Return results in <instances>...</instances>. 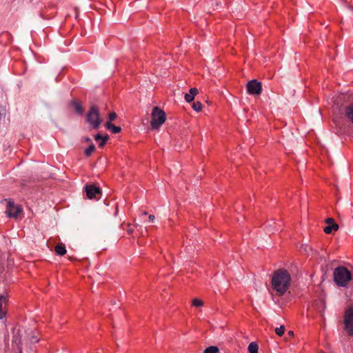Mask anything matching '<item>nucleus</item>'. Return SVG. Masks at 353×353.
Returning a JSON list of instances; mask_svg holds the SVG:
<instances>
[{
    "mask_svg": "<svg viewBox=\"0 0 353 353\" xmlns=\"http://www.w3.org/2000/svg\"><path fill=\"white\" fill-rule=\"evenodd\" d=\"M334 281L339 287H346L352 280V273L344 266H339L334 270Z\"/></svg>",
    "mask_w": 353,
    "mask_h": 353,
    "instance_id": "obj_2",
    "label": "nucleus"
},
{
    "mask_svg": "<svg viewBox=\"0 0 353 353\" xmlns=\"http://www.w3.org/2000/svg\"><path fill=\"white\" fill-rule=\"evenodd\" d=\"M288 335L290 336V337H292L294 336V332L292 331H289L288 332Z\"/></svg>",
    "mask_w": 353,
    "mask_h": 353,
    "instance_id": "obj_28",
    "label": "nucleus"
},
{
    "mask_svg": "<svg viewBox=\"0 0 353 353\" xmlns=\"http://www.w3.org/2000/svg\"><path fill=\"white\" fill-rule=\"evenodd\" d=\"M149 221L153 222L155 219V216L152 214H150L148 216Z\"/></svg>",
    "mask_w": 353,
    "mask_h": 353,
    "instance_id": "obj_26",
    "label": "nucleus"
},
{
    "mask_svg": "<svg viewBox=\"0 0 353 353\" xmlns=\"http://www.w3.org/2000/svg\"><path fill=\"white\" fill-rule=\"evenodd\" d=\"M199 93V91L197 90V88H192L189 91V93H186L185 94V100L188 102V103H190L192 102L194 99V97Z\"/></svg>",
    "mask_w": 353,
    "mask_h": 353,
    "instance_id": "obj_9",
    "label": "nucleus"
},
{
    "mask_svg": "<svg viewBox=\"0 0 353 353\" xmlns=\"http://www.w3.org/2000/svg\"><path fill=\"white\" fill-rule=\"evenodd\" d=\"M166 114L165 112L159 107H154L152 112V119L150 125L152 129H159L165 123Z\"/></svg>",
    "mask_w": 353,
    "mask_h": 353,
    "instance_id": "obj_4",
    "label": "nucleus"
},
{
    "mask_svg": "<svg viewBox=\"0 0 353 353\" xmlns=\"http://www.w3.org/2000/svg\"><path fill=\"white\" fill-rule=\"evenodd\" d=\"M105 125V128L110 130L113 134H117L121 131V127L116 126L110 122H107Z\"/></svg>",
    "mask_w": 353,
    "mask_h": 353,
    "instance_id": "obj_14",
    "label": "nucleus"
},
{
    "mask_svg": "<svg viewBox=\"0 0 353 353\" xmlns=\"http://www.w3.org/2000/svg\"><path fill=\"white\" fill-rule=\"evenodd\" d=\"M117 115L116 112H112L108 114V122H112L113 120H114L117 118Z\"/></svg>",
    "mask_w": 353,
    "mask_h": 353,
    "instance_id": "obj_23",
    "label": "nucleus"
},
{
    "mask_svg": "<svg viewBox=\"0 0 353 353\" xmlns=\"http://www.w3.org/2000/svg\"><path fill=\"white\" fill-rule=\"evenodd\" d=\"M339 229L338 224L333 223L332 225H328L324 228V232L326 234H331L333 230L336 231Z\"/></svg>",
    "mask_w": 353,
    "mask_h": 353,
    "instance_id": "obj_15",
    "label": "nucleus"
},
{
    "mask_svg": "<svg viewBox=\"0 0 353 353\" xmlns=\"http://www.w3.org/2000/svg\"><path fill=\"white\" fill-rule=\"evenodd\" d=\"M259 346L255 342H252L248 345V351L250 353H258Z\"/></svg>",
    "mask_w": 353,
    "mask_h": 353,
    "instance_id": "obj_16",
    "label": "nucleus"
},
{
    "mask_svg": "<svg viewBox=\"0 0 353 353\" xmlns=\"http://www.w3.org/2000/svg\"><path fill=\"white\" fill-rule=\"evenodd\" d=\"M86 121L90 124L92 128L98 129L102 122L100 117L99 110L95 105H92L88 112L85 117Z\"/></svg>",
    "mask_w": 353,
    "mask_h": 353,
    "instance_id": "obj_3",
    "label": "nucleus"
},
{
    "mask_svg": "<svg viewBox=\"0 0 353 353\" xmlns=\"http://www.w3.org/2000/svg\"><path fill=\"white\" fill-rule=\"evenodd\" d=\"M325 222L328 225H332V223H334V220L332 218H328V219H326Z\"/></svg>",
    "mask_w": 353,
    "mask_h": 353,
    "instance_id": "obj_24",
    "label": "nucleus"
},
{
    "mask_svg": "<svg viewBox=\"0 0 353 353\" xmlns=\"http://www.w3.org/2000/svg\"><path fill=\"white\" fill-rule=\"evenodd\" d=\"M345 330L347 333L353 335V306L347 307L344 312Z\"/></svg>",
    "mask_w": 353,
    "mask_h": 353,
    "instance_id": "obj_5",
    "label": "nucleus"
},
{
    "mask_svg": "<svg viewBox=\"0 0 353 353\" xmlns=\"http://www.w3.org/2000/svg\"><path fill=\"white\" fill-rule=\"evenodd\" d=\"M22 211V208L20 205H15L14 201L10 199L7 201L6 212L9 217L17 218Z\"/></svg>",
    "mask_w": 353,
    "mask_h": 353,
    "instance_id": "obj_6",
    "label": "nucleus"
},
{
    "mask_svg": "<svg viewBox=\"0 0 353 353\" xmlns=\"http://www.w3.org/2000/svg\"><path fill=\"white\" fill-rule=\"evenodd\" d=\"M246 89L251 95H259L262 91V85L256 79H253L248 82Z\"/></svg>",
    "mask_w": 353,
    "mask_h": 353,
    "instance_id": "obj_7",
    "label": "nucleus"
},
{
    "mask_svg": "<svg viewBox=\"0 0 353 353\" xmlns=\"http://www.w3.org/2000/svg\"><path fill=\"white\" fill-rule=\"evenodd\" d=\"M103 136H101L100 134H97L95 136H94V140L95 141H99L101 140L102 138H103Z\"/></svg>",
    "mask_w": 353,
    "mask_h": 353,
    "instance_id": "obj_25",
    "label": "nucleus"
},
{
    "mask_svg": "<svg viewBox=\"0 0 353 353\" xmlns=\"http://www.w3.org/2000/svg\"><path fill=\"white\" fill-rule=\"evenodd\" d=\"M85 141H86V142H90V141H91V139H90L89 137H87V138L85 139Z\"/></svg>",
    "mask_w": 353,
    "mask_h": 353,
    "instance_id": "obj_29",
    "label": "nucleus"
},
{
    "mask_svg": "<svg viewBox=\"0 0 353 353\" xmlns=\"http://www.w3.org/2000/svg\"><path fill=\"white\" fill-rule=\"evenodd\" d=\"M6 297L0 296V319H3L6 314Z\"/></svg>",
    "mask_w": 353,
    "mask_h": 353,
    "instance_id": "obj_10",
    "label": "nucleus"
},
{
    "mask_svg": "<svg viewBox=\"0 0 353 353\" xmlns=\"http://www.w3.org/2000/svg\"><path fill=\"white\" fill-rule=\"evenodd\" d=\"M54 252L57 255L63 256L66 253L65 245L62 243H58L54 248Z\"/></svg>",
    "mask_w": 353,
    "mask_h": 353,
    "instance_id": "obj_12",
    "label": "nucleus"
},
{
    "mask_svg": "<svg viewBox=\"0 0 353 353\" xmlns=\"http://www.w3.org/2000/svg\"><path fill=\"white\" fill-rule=\"evenodd\" d=\"M285 332V327L283 325H281L279 327H276L275 329V333L278 336H282Z\"/></svg>",
    "mask_w": 353,
    "mask_h": 353,
    "instance_id": "obj_22",
    "label": "nucleus"
},
{
    "mask_svg": "<svg viewBox=\"0 0 353 353\" xmlns=\"http://www.w3.org/2000/svg\"><path fill=\"white\" fill-rule=\"evenodd\" d=\"M95 151V146L93 143H91L88 148L85 150V155L90 157Z\"/></svg>",
    "mask_w": 353,
    "mask_h": 353,
    "instance_id": "obj_17",
    "label": "nucleus"
},
{
    "mask_svg": "<svg viewBox=\"0 0 353 353\" xmlns=\"http://www.w3.org/2000/svg\"><path fill=\"white\" fill-rule=\"evenodd\" d=\"M85 191L87 197L90 199H99L101 195V190L100 188L94 185V184L86 185L85 186Z\"/></svg>",
    "mask_w": 353,
    "mask_h": 353,
    "instance_id": "obj_8",
    "label": "nucleus"
},
{
    "mask_svg": "<svg viewBox=\"0 0 353 353\" xmlns=\"http://www.w3.org/2000/svg\"><path fill=\"white\" fill-rule=\"evenodd\" d=\"M108 139H109L108 134L104 135L103 137V138L100 140V142L99 143V147H100V148L103 147L105 145V143H106L107 141L108 140Z\"/></svg>",
    "mask_w": 353,
    "mask_h": 353,
    "instance_id": "obj_20",
    "label": "nucleus"
},
{
    "mask_svg": "<svg viewBox=\"0 0 353 353\" xmlns=\"http://www.w3.org/2000/svg\"><path fill=\"white\" fill-rule=\"evenodd\" d=\"M202 108H203L202 103L201 102H199V101L194 102L193 104H192V108L196 112L201 111Z\"/></svg>",
    "mask_w": 353,
    "mask_h": 353,
    "instance_id": "obj_19",
    "label": "nucleus"
},
{
    "mask_svg": "<svg viewBox=\"0 0 353 353\" xmlns=\"http://www.w3.org/2000/svg\"><path fill=\"white\" fill-rule=\"evenodd\" d=\"M192 305L194 307H201L203 305V302L202 300L201 299H194L192 300Z\"/></svg>",
    "mask_w": 353,
    "mask_h": 353,
    "instance_id": "obj_21",
    "label": "nucleus"
},
{
    "mask_svg": "<svg viewBox=\"0 0 353 353\" xmlns=\"http://www.w3.org/2000/svg\"><path fill=\"white\" fill-rule=\"evenodd\" d=\"M70 105L73 107L74 111L79 114H82L83 112V107H82V104L81 102L75 100V99H73L72 101H71L70 102Z\"/></svg>",
    "mask_w": 353,
    "mask_h": 353,
    "instance_id": "obj_11",
    "label": "nucleus"
},
{
    "mask_svg": "<svg viewBox=\"0 0 353 353\" xmlns=\"http://www.w3.org/2000/svg\"><path fill=\"white\" fill-rule=\"evenodd\" d=\"M219 348L216 346H210L207 347L203 353H217Z\"/></svg>",
    "mask_w": 353,
    "mask_h": 353,
    "instance_id": "obj_18",
    "label": "nucleus"
},
{
    "mask_svg": "<svg viewBox=\"0 0 353 353\" xmlns=\"http://www.w3.org/2000/svg\"><path fill=\"white\" fill-rule=\"evenodd\" d=\"M128 227H130V225H128ZM126 230H127V232H128V233L129 234H132L133 232V230L132 228H128Z\"/></svg>",
    "mask_w": 353,
    "mask_h": 353,
    "instance_id": "obj_27",
    "label": "nucleus"
},
{
    "mask_svg": "<svg viewBox=\"0 0 353 353\" xmlns=\"http://www.w3.org/2000/svg\"><path fill=\"white\" fill-rule=\"evenodd\" d=\"M147 214H148V213H147L145 211H144V212H143V215H147Z\"/></svg>",
    "mask_w": 353,
    "mask_h": 353,
    "instance_id": "obj_30",
    "label": "nucleus"
},
{
    "mask_svg": "<svg viewBox=\"0 0 353 353\" xmlns=\"http://www.w3.org/2000/svg\"><path fill=\"white\" fill-rule=\"evenodd\" d=\"M291 282V276L285 269L275 271L272 277V287L279 296H283L288 290Z\"/></svg>",
    "mask_w": 353,
    "mask_h": 353,
    "instance_id": "obj_1",
    "label": "nucleus"
},
{
    "mask_svg": "<svg viewBox=\"0 0 353 353\" xmlns=\"http://www.w3.org/2000/svg\"><path fill=\"white\" fill-rule=\"evenodd\" d=\"M345 115L353 123V103L346 107Z\"/></svg>",
    "mask_w": 353,
    "mask_h": 353,
    "instance_id": "obj_13",
    "label": "nucleus"
}]
</instances>
